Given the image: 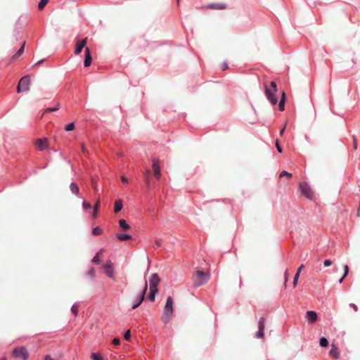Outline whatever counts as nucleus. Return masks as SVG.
Returning a JSON list of instances; mask_svg holds the SVG:
<instances>
[{
    "label": "nucleus",
    "instance_id": "9b49d317",
    "mask_svg": "<svg viewBox=\"0 0 360 360\" xmlns=\"http://www.w3.org/2000/svg\"><path fill=\"white\" fill-rule=\"evenodd\" d=\"M103 269L108 276L113 278V264L111 262V261H108L103 266Z\"/></svg>",
    "mask_w": 360,
    "mask_h": 360
},
{
    "label": "nucleus",
    "instance_id": "39448f33",
    "mask_svg": "<svg viewBox=\"0 0 360 360\" xmlns=\"http://www.w3.org/2000/svg\"><path fill=\"white\" fill-rule=\"evenodd\" d=\"M300 189L303 195L307 198L311 200L313 198L314 193L310 186L306 182L300 184Z\"/></svg>",
    "mask_w": 360,
    "mask_h": 360
},
{
    "label": "nucleus",
    "instance_id": "412c9836",
    "mask_svg": "<svg viewBox=\"0 0 360 360\" xmlns=\"http://www.w3.org/2000/svg\"><path fill=\"white\" fill-rule=\"evenodd\" d=\"M104 252V250L101 249L99 252H98L96 255L94 257L92 262L95 264H99L101 262V257Z\"/></svg>",
    "mask_w": 360,
    "mask_h": 360
},
{
    "label": "nucleus",
    "instance_id": "bb28decb",
    "mask_svg": "<svg viewBox=\"0 0 360 360\" xmlns=\"http://www.w3.org/2000/svg\"><path fill=\"white\" fill-rule=\"evenodd\" d=\"M319 344L321 347H326L328 345V341L326 338L322 337L320 338Z\"/></svg>",
    "mask_w": 360,
    "mask_h": 360
},
{
    "label": "nucleus",
    "instance_id": "c9c22d12",
    "mask_svg": "<svg viewBox=\"0 0 360 360\" xmlns=\"http://www.w3.org/2000/svg\"><path fill=\"white\" fill-rule=\"evenodd\" d=\"M87 276H89L90 278H94L96 273L95 270L93 267H91L86 273Z\"/></svg>",
    "mask_w": 360,
    "mask_h": 360
},
{
    "label": "nucleus",
    "instance_id": "a211bd4d",
    "mask_svg": "<svg viewBox=\"0 0 360 360\" xmlns=\"http://www.w3.org/2000/svg\"><path fill=\"white\" fill-rule=\"evenodd\" d=\"M208 8L211 9L223 10L225 9L226 6L224 4H210L208 6Z\"/></svg>",
    "mask_w": 360,
    "mask_h": 360
},
{
    "label": "nucleus",
    "instance_id": "7ed1b4c3",
    "mask_svg": "<svg viewBox=\"0 0 360 360\" xmlns=\"http://www.w3.org/2000/svg\"><path fill=\"white\" fill-rule=\"evenodd\" d=\"M12 356L20 360H27L29 353L25 347H18L13 349Z\"/></svg>",
    "mask_w": 360,
    "mask_h": 360
},
{
    "label": "nucleus",
    "instance_id": "6ab92c4d",
    "mask_svg": "<svg viewBox=\"0 0 360 360\" xmlns=\"http://www.w3.org/2000/svg\"><path fill=\"white\" fill-rule=\"evenodd\" d=\"M122 209V200H116L115 201L114 205V212L117 213Z\"/></svg>",
    "mask_w": 360,
    "mask_h": 360
},
{
    "label": "nucleus",
    "instance_id": "ddd939ff",
    "mask_svg": "<svg viewBox=\"0 0 360 360\" xmlns=\"http://www.w3.org/2000/svg\"><path fill=\"white\" fill-rule=\"evenodd\" d=\"M306 319L310 323H315L317 321V314L314 311H307L306 313Z\"/></svg>",
    "mask_w": 360,
    "mask_h": 360
},
{
    "label": "nucleus",
    "instance_id": "b1692460",
    "mask_svg": "<svg viewBox=\"0 0 360 360\" xmlns=\"http://www.w3.org/2000/svg\"><path fill=\"white\" fill-rule=\"evenodd\" d=\"M117 238L121 240H128L131 239V236L127 234H117Z\"/></svg>",
    "mask_w": 360,
    "mask_h": 360
},
{
    "label": "nucleus",
    "instance_id": "c756f323",
    "mask_svg": "<svg viewBox=\"0 0 360 360\" xmlns=\"http://www.w3.org/2000/svg\"><path fill=\"white\" fill-rule=\"evenodd\" d=\"M344 271L345 272L343 276L339 281L340 283H341L343 281L344 278L347 276L349 273V267L347 265L344 266Z\"/></svg>",
    "mask_w": 360,
    "mask_h": 360
},
{
    "label": "nucleus",
    "instance_id": "cd10ccee",
    "mask_svg": "<svg viewBox=\"0 0 360 360\" xmlns=\"http://www.w3.org/2000/svg\"><path fill=\"white\" fill-rule=\"evenodd\" d=\"M59 108H60V103H58V104L56 105V107L46 108V109L44 110V113L55 112V111L58 110L59 109Z\"/></svg>",
    "mask_w": 360,
    "mask_h": 360
},
{
    "label": "nucleus",
    "instance_id": "4be33fe9",
    "mask_svg": "<svg viewBox=\"0 0 360 360\" xmlns=\"http://www.w3.org/2000/svg\"><path fill=\"white\" fill-rule=\"evenodd\" d=\"M119 225L122 231H127L130 228L129 225L127 223L126 220L124 219H120L119 221Z\"/></svg>",
    "mask_w": 360,
    "mask_h": 360
},
{
    "label": "nucleus",
    "instance_id": "de8ad7c7",
    "mask_svg": "<svg viewBox=\"0 0 360 360\" xmlns=\"http://www.w3.org/2000/svg\"><path fill=\"white\" fill-rule=\"evenodd\" d=\"M91 183H92V186L94 187V189L95 192H97L98 189H97V184H96V182L94 179H92Z\"/></svg>",
    "mask_w": 360,
    "mask_h": 360
},
{
    "label": "nucleus",
    "instance_id": "864d4df0",
    "mask_svg": "<svg viewBox=\"0 0 360 360\" xmlns=\"http://www.w3.org/2000/svg\"><path fill=\"white\" fill-rule=\"evenodd\" d=\"M353 139H354V148L356 150L357 148L356 140L354 138V136L353 137Z\"/></svg>",
    "mask_w": 360,
    "mask_h": 360
},
{
    "label": "nucleus",
    "instance_id": "2f4dec72",
    "mask_svg": "<svg viewBox=\"0 0 360 360\" xmlns=\"http://www.w3.org/2000/svg\"><path fill=\"white\" fill-rule=\"evenodd\" d=\"M78 310H79V304L77 303L74 304L72 305V307H71V311L74 314L75 316L77 315Z\"/></svg>",
    "mask_w": 360,
    "mask_h": 360
},
{
    "label": "nucleus",
    "instance_id": "ea45409f",
    "mask_svg": "<svg viewBox=\"0 0 360 360\" xmlns=\"http://www.w3.org/2000/svg\"><path fill=\"white\" fill-rule=\"evenodd\" d=\"M284 277H285L284 285H285V287H286V283L288 281V277H289L288 269L285 270V271L284 273Z\"/></svg>",
    "mask_w": 360,
    "mask_h": 360
},
{
    "label": "nucleus",
    "instance_id": "a878e982",
    "mask_svg": "<svg viewBox=\"0 0 360 360\" xmlns=\"http://www.w3.org/2000/svg\"><path fill=\"white\" fill-rule=\"evenodd\" d=\"M158 292V290L150 289L149 293V299L150 301L153 302L155 300V295Z\"/></svg>",
    "mask_w": 360,
    "mask_h": 360
},
{
    "label": "nucleus",
    "instance_id": "72a5a7b5",
    "mask_svg": "<svg viewBox=\"0 0 360 360\" xmlns=\"http://www.w3.org/2000/svg\"><path fill=\"white\" fill-rule=\"evenodd\" d=\"M102 233V229L98 226L95 227L92 231V234L94 236H99Z\"/></svg>",
    "mask_w": 360,
    "mask_h": 360
},
{
    "label": "nucleus",
    "instance_id": "58836bf2",
    "mask_svg": "<svg viewBox=\"0 0 360 360\" xmlns=\"http://www.w3.org/2000/svg\"><path fill=\"white\" fill-rule=\"evenodd\" d=\"M271 89L273 90L274 92H277V85L276 83L274 81L271 82L270 83V87Z\"/></svg>",
    "mask_w": 360,
    "mask_h": 360
},
{
    "label": "nucleus",
    "instance_id": "37998d69",
    "mask_svg": "<svg viewBox=\"0 0 360 360\" xmlns=\"http://www.w3.org/2000/svg\"><path fill=\"white\" fill-rule=\"evenodd\" d=\"M83 207L86 210L91 208V205L90 202L84 201L83 202Z\"/></svg>",
    "mask_w": 360,
    "mask_h": 360
},
{
    "label": "nucleus",
    "instance_id": "393cba45",
    "mask_svg": "<svg viewBox=\"0 0 360 360\" xmlns=\"http://www.w3.org/2000/svg\"><path fill=\"white\" fill-rule=\"evenodd\" d=\"M70 188L71 191L72 192V193H74L75 195H77L79 193V187L75 183H72L70 184Z\"/></svg>",
    "mask_w": 360,
    "mask_h": 360
},
{
    "label": "nucleus",
    "instance_id": "3c124183",
    "mask_svg": "<svg viewBox=\"0 0 360 360\" xmlns=\"http://www.w3.org/2000/svg\"><path fill=\"white\" fill-rule=\"evenodd\" d=\"M227 68H228V65H227L226 63H223V64L221 65V69H222V70H226Z\"/></svg>",
    "mask_w": 360,
    "mask_h": 360
},
{
    "label": "nucleus",
    "instance_id": "09e8293b",
    "mask_svg": "<svg viewBox=\"0 0 360 360\" xmlns=\"http://www.w3.org/2000/svg\"><path fill=\"white\" fill-rule=\"evenodd\" d=\"M276 147L277 150H278L279 153H281V152H282L281 147L280 146V145H279V143H278V141H276Z\"/></svg>",
    "mask_w": 360,
    "mask_h": 360
},
{
    "label": "nucleus",
    "instance_id": "6e6552de",
    "mask_svg": "<svg viewBox=\"0 0 360 360\" xmlns=\"http://www.w3.org/2000/svg\"><path fill=\"white\" fill-rule=\"evenodd\" d=\"M147 289H148V285H147V283L146 282L145 285L143 289V291L141 292L139 298L137 299V302H135V304L132 306L133 309H136L143 301Z\"/></svg>",
    "mask_w": 360,
    "mask_h": 360
},
{
    "label": "nucleus",
    "instance_id": "20e7f679",
    "mask_svg": "<svg viewBox=\"0 0 360 360\" xmlns=\"http://www.w3.org/2000/svg\"><path fill=\"white\" fill-rule=\"evenodd\" d=\"M30 77L29 75L22 77L18 84L17 92L20 93L22 91H27L30 89Z\"/></svg>",
    "mask_w": 360,
    "mask_h": 360
},
{
    "label": "nucleus",
    "instance_id": "9d476101",
    "mask_svg": "<svg viewBox=\"0 0 360 360\" xmlns=\"http://www.w3.org/2000/svg\"><path fill=\"white\" fill-rule=\"evenodd\" d=\"M154 176L157 179H159L161 176L160 167L158 164V161L155 159H153V165Z\"/></svg>",
    "mask_w": 360,
    "mask_h": 360
},
{
    "label": "nucleus",
    "instance_id": "dca6fc26",
    "mask_svg": "<svg viewBox=\"0 0 360 360\" xmlns=\"http://www.w3.org/2000/svg\"><path fill=\"white\" fill-rule=\"evenodd\" d=\"M304 269V265L302 264L297 269L294 278H293V283H292V285H293V288H295L297 285V281H298V279H299V277H300V274L302 271V270Z\"/></svg>",
    "mask_w": 360,
    "mask_h": 360
},
{
    "label": "nucleus",
    "instance_id": "2eb2a0df",
    "mask_svg": "<svg viewBox=\"0 0 360 360\" xmlns=\"http://www.w3.org/2000/svg\"><path fill=\"white\" fill-rule=\"evenodd\" d=\"M329 354L335 359H338L340 358V352L335 345H331V349L329 352Z\"/></svg>",
    "mask_w": 360,
    "mask_h": 360
},
{
    "label": "nucleus",
    "instance_id": "f03ea898",
    "mask_svg": "<svg viewBox=\"0 0 360 360\" xmlns=\"http://www.w3.org/2000/svg\"><path fill=\"white\" fill-rule=\"evenodd\" d=\"M195 276L194 285L195 286H200L205 284L210 278V275L207 272L199 269L195 271Z\"/></svg>",
    "mask_w": 360,
    "mask_h": 360
},
{
    "label": "nucleus",
    "instance_id": "8fccbe9b",
    "mask_svg": "<svg viewBox=\"0 0 360 360\" xmlns=\"http://www.w3.org/2000/svg\"><path fill=\"white\" fill-rule=\"evenodd\" d=\"M349 306L353 308L354 311H358V307L355 304H350Z\"/></svg>",
    "mask_w": 360,
    "mask_h": 360
},
{
    "label": "nucleus",
    "instance_id": "aec40b11",
    "mask_svg": "<svg viewBox=\"0 0 360 360\" xmlns=\"http://www.w3.org/2000/svg\"><path fill=\"white\" fill-rule=\"evenodd\" d=\"M285 92L283 91L282 92L281 98V101H280L279 104H278V109L281 111H283L284 110V108H285Z\"/></svg>",
    "mask_w": 360,
    "mask_h": 360
},
{
    "label": "nucleus",
    "instance_id": "e433bc0d",
    "mask_svg": "<svg viewBox=\"0 0 360 360\" xmlns=\"http://www.w3.org/2000/svg\"><path fill=\"white\" fill-rule=\"evenodd\" d=\"M75 129V124L73 122L67 124L65 127V131H70Z\"/></svg>",
    "mask_w": 360,
    "mask_h": 360
},
{
    "label": "nucleus",
    "instance_id": "6e6d98bb",
    "mask_svg": "<svg viewBox=\"0 0 360 360\" xmlns=\"http://www.w3.org/2000/svg\"><path fill=\"white\" fill-rule=\"evenodd\" d=\"M155 245L157 246H158V247L160 246L161 245V241L160 240H155Z\"/></svg>",
    "mask_w": 360,
    "mask_h": 360
},
{
    "label": "nucleus",
    "instance_id": "f8f14e48",
    "mask_svg": "<svg viewBox=\"0 0 360 360\" xmlns=\"http://www.w3.org/2000/svg\"><path fill=\"white\" fill-rule=\"evenodd\" d=\"M86 43H87L86 38H85L81 41H77L75 53L77 55L79 54L82 52L83 48L85 47V46L86 45Z\"/></svg>",
    "mask_w": 360,
    "mask_h": 360
},
{
    "label": "nucleus",
    "instance_id": "f704fd0d",
    "mask_svg": "<svg viewBox=\"0 0 360 360\" xmlns=\"http://www.w3.org/2000/svg\"><path fill=\"white\" fill-rule=\"evenodd\" d=\"M292 174L291 173H289L286 171H283L280 175H279V177L281 178L283 176H287L288 179H291L292 178Z\"/></svg>",
    "mask_w": 360,
    "mask_h": 360
},
{
    "label": "nucleus",
    "instance_id": "c03bdc74",
    "mask_svg": "<svg viewBox=\"0 0 360 360\" xmlns=\"http://www.w3.org/2000/svg\"><path fill=\"white\" fill-rule=\"evenodd\" d=\"M112 344L115 345H119L120 344V339L115 338L112 340Z\"/></svg>",
    "mask_w": 360,
    "mask_h": 360
},
{
    "label": "nucleus",
    "instance_id": "a18cd8bd",
    "mask_svg": "<svg viewBox=\"0 0 360 360\" xmlns=\"http://www.w3.org/2000/svg\"><path fill=\"white\" fill-rule=\"evenodd\" d=\"M323 264L326 267H327L332 264V262L330 259H326L324 261Z\"/></svg>",
    "mask_w": 360,
    "mask_h": 360
},
{
    "label": "nucleus",
    "instance_id": "a19ab883",
    "mask_svg": "<svg viewBox=\"0 0 360 360\" xmlns=\"http://www.w3.org/2000/svg\"><path fill=\"white\" fill-rule=\"evenodd\" d=\"M257 338H262L264 337V330L259 329L256 334Z\"/></svg>",
    "mask_w": 360,
    "mask_h": 360
},
{
    "label": "nucleus",
    "instance_id": "4468645a",
    "mask_svg": "<svg viewBox=\"0 0 360 360\" xmlns=\"http://www.w3.org/2000/svg\"><path fill=\"white\" fill-rule=\"evenodd\" d=\"M91 53H90V50L88 47H86L85 48V59H84V65L85 67H89L91 63Z\"/></svg>",
    "mask_w": 360,
    "mask_h": 360
},
{
    "label": "nucleus",
    "instance_id": "4d7b16f0",
    "mask_svg": "<svg viewBox=\"0 0 360 360\" xmlns=\"http://www.w3.org/2000/svg\"><path fill=\"white\" fill-rule=\"evenodd\" d=\"M44 360H53L49 355H46Z\"/></svg>",
    "mask_w": 360,
    "mask_h": 360
},
{
    "label": "nucleus",
    "instance_id": "5701e85b",
    "mask_svg": "<svg viewBox=\"0 0 360 360\" xmlns=\"http://www.w3.org/2000/svg\"><path fill=\"white\" fill-rule=\"evenodd\" d=\"M99 207H100V200L98 199L96 202V204L94 206V212L92 213V217L94 218H96L97 217L98 210L99 209Z\"/></svg>",
    "mask_w": 360,
    "mask_h": 360
},
{
    "label": "nucleus",
    "instance_id": "f3484780",
    "mask_svg": "<svg viewBox=\"0 0 360 360\" xmlns=\"http://www.w3.org/2000/svg\"><path fill=\"white\" fill-rule=\"evenodd\" d=\"M143 176L146 184L147 187H149L150 183V170L149 169H146L143 172Z\"/></svg>",
    "mask_w": 360,
    "mask_h": 360
},
{
    "label": "nucleus",
    "instance_id": "1a4fd4ad",
    "mask_svg": "<svg viewBox=\"0 0 360 360\" xmlns=\"http://www.w3.org/2000/svg\"><path fill=\"white\" fill-rule=\"evenodd\" d=\"M150 289L158 290V285L160 283V278L157 274H153L149 281Z\"/></svg>",
    "mask_w": 360,
    "mask_h": 360
},
{
    "label": "nucleus",
    "instance_id": "473e14b6",
    "mask_svg": "<svg viewBox=\"0 0 360 360\" xmlns=\"http://www.w3.org/2000/svg\"><path fill=\"white\" fill-rule=\"evenodd\" d=\"M264 322H265L264 318L262 317V318L259 319V323H258V328H259V329L264 330Z\"/></svg>",
    "mask_w": 360,
    "mask_h": 360
},
{
    "label": "nucleus",
    "instance_id": "603ef678",
    "mask_svg": "<svg viewBox=\"0 0 360 360\" xmlns=\"http://www.w3.org/2000/svg\"><path fill=\"white\" fill-rule=\"evenodd\" d=\"M121 179H122V181L123 183H124V184H126V183H127V182H128V179H127L125 176H122L121 177Z\"/></svg>",
    "mask_w": 360,
    "mask_h": 360
},
{
    "label": "nucleus",
    "instance_id": "7c9ffc66",
    "mask_svg": "<svg viewBox=\"0 0 360 360\" xmlns=\"http://www.w3.org/2000/svg\"><path fill=\"white\" fill-rule=\"evenodd\" d=\"M49 2V0H41L38 5L39 10L41 11Z\"/></svg>",
    "mask_w": 360,
    "mask_h": 360
},
{
    "label": "nucleus",
    "instance_id": "0eeeda50",
    "mask_svg": "<svg viewBox=\"0 0 360 360\" xmlns=\"http://www.w3.org/2000/svg\"><path fill=\"white\" fill-rule=\"evenodd\" d=\"M34 145L39 150H43L48 147V139H38L35 141Z\"/></svg>",
    "mask_w": 360,
    "mask_h": 360
},
{
    "label": "nucleus",
    "instance_id": "5fc2aeb1",
    "mask_svg": "<svg viewBox=\"0 0 360 360\" xmlns=\"http://www.w3.org/2000/svg\"><path fill=\"white\" fill-rule=\"evenodd\" d=\"M286 124L284 125V127L281 129L280 134L282 136L284 133L285 129Z\"/></svg>",
    "mask_w": 360,
    "mask_h": 360
},
{
    "label": "nucleus",
    "instance_id": "f257e3e1",
    "mask_svg": "<svg viewBox=\"0 0 360 360\" xmlns=\"http://www.w3.org/2000/svg\"><path fill=\"white\" fill-rule=\"evenodd\" d=\"M173 304L174 300L171 297H168L167 299L166 304L164 308L163 314L162 316V321L165 323H167L170 321L173 316Z\"/></svg>",
    "mask_w": 360,
    "mask_h": 360
},
{
    "label": "nucleus",
    "instance_id": "13d9d810",
    "mask_svg": "<svg viewBox=\"0 0 360 360\" xmlns=\"http://www.w3.org/2000/svg\"><path fill=\"white\" fill-rule=\"evenodd\" d=\"M0 360H6V358L0 359Z\"/></svg>",
    "mask_w": 360,
    "mask_h": 360
},
{
    "label": "nucleus",
    "instance_id": "423d86ee",
    "mask_svg": "<svg viewBox=\"0 0 360 360\" xmlns=\"http://www.w3.org/2000/svg\"><path fill=\"white\" fill-rule=\"evenodd\" d=\"M264 90L268 100L272 105H276L277 103V98L275 96L276 92H274L272 89L267 86L266 84H264Z\"/></svg>",
    "mask_w": 360,
    "mask_h": 360
},
{
    "label": "nucleus",
    "instance_id": "79ce46f5",
    "mask_svg": "<svg viewBox=\"0 0 360 360\" xmlns=\"http://www.w3.org/2000/svg\"><path fill=\"white\" fill-rule=\"evenodd\" d=\"M124 338L126 340H130V338H131V333H130V330H128L127 331L125 332L124 335Z\"/></svg>",
    "mask_w": 360,
    "mask_h": 360
},
{
    "label": "nucleus",
    "instance_id": "4c0bfd02",
    "mask_svg": "<svg viewBox=\"0 0 360 360\" xmlns=\"http://www.w3.org/2000/svg\"><path fill=\"white\" fill-rule=\"evenodd\" d=\"M91 357L93 360H103L102 356L96 353H92Z\"/></svg>",
    "mask_w": 360,
    "mask_h": 360
},
{
    "label": "nucleus",
    "instance_id": "c85d7f7f",
    "mask_svg": "<svg viewBox=\"0 0 360 360\" xmlns=\"http://www.w3.org/2000/svg\"><path fill=\"white\" fill-rule=\"evenodd\" d=\"M25 43H23V44L22 45V46L19 49V50L15 53V54L13 56V58H17L18 57H19L24 51V49H25Z\"/></svg>",
    "mask_w": 360,
    "mask_h": 360
},
{
    "label": "nucleus",
    "instance_id": "49530a36",
    "mask_svg": "<svg viewBox=\"0 0 360 360\" xmlns=\"http://www.w3.org/2000/svg\"><path fill=\"white\" fill-rule=\"evenodd\" d=\"M81 148H82V153H83L84 155H87V154H88V150H87V149L85 148V146H84V144H82Z\"/></svg>",
    "mask_w": 360,
    "mask_h": 360
}]
</instances>
